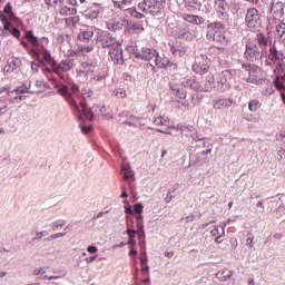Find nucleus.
Returning a JSON list of instances; mask_svg holds the SVG:
<instances>
[{
  "label": "nucleus",
  "mask_w": 285,
  "mask_h": 285,
  "mask_svg": "<svg viewBox=\"0 0 285 285\" xmlns=\"http://www.w3.org/2000/svg\"><path fill=\"white\" fill-rule=\"evenodd\" d=\"M58 95L67 99L71 108L79 115V119H88L92 121L95 117H102V119H111L112 115L108 111V107L95 105L89 111L88 106L79 100V86L75 83L59 85Z\"/></svg>",
  "instance_id": "nucleus-1"
},
{
  "label": "nucleus",
  "mask_w": 285,
  "mask_h": 285,
  "mask_svg": "<svg viewBox=\"0 0 285 285\" xmlns=\"http://www.w3.org/2000/svg\"><path fill=\"white\" fill-rule=\"evenodd\" d=\"M237 75L235 70H224L220 73H216L214 76H207L206 81L209 83V88H215L216 90H227L230 87V81H233V77Z\"/></svg>",
  "instance_id": "nucleus-2"
},
{
  "label": "nucleus",
  "mask_w": 285,
  "mask_h": 285,
  "mask_svg": "<svg viewBox=\"0 0 285 285\" xmlns=\"http://www.w3.org/2000/svg\"><path fill=\"white\" fill-rule=\"evenodd\" d=\"M26 90L23 86H18L16 89H12L11 85H6L0 87V97L3 99V102L9 101V104H20L26 99Z\"/></svg>",
  "instance_id": "nucleus-3"
},
{
  "label": "nucleus",
  "mask_w": 285,
  "mask_h": 285,
  "mask_svg": "<svg viewBox=\"0 0 285 285\" xmlns=\"http://www.w3.org/2000/svg\"><path fill=\"white\" fill-rule=\"evenodd\" d=\"M165 7L166 0H144L138 3V10L144 14H151V17H157Z\"/></svg>",
  "instance_id": "nucleus-4"
},
{
  "label": "nucleus",
  "mask_w": 285,
  "mask_h": 285,
  "mask_svg": "<svg viewBox=\"0 0 285 285\" xmlns=\"http://www.w3.org/2000/svg\"><path fill=\"white\" fill-rule=\"evenodd\" d=\"M206 37L208 41L216 43H226V36L224 35V24L222 22H212L207 26Z\"/></svg>",
  "instance_id": "nucleus-5"
},
{
  "label": "nucleus",
  "mask_w": 285,
  "mask_h": 285,
  "mask_svg": "<svg viewBox=\"0 0 285 285\" xmlns=\"http://www.w3.org/2000/svg\"><path fill=\"white\" fill-rule=\"evenodd\" d=\"M96 41L100 43L101 48H112V46H121L117 38L112 37L108 31L96 29Z\"/></svg>",
  "instance_id": "nucleus-6"
},
{
  "label": "nucleus",
  "mask_w": 285,
  "mask_h": 285,
  "mask_svg": "<svg viewBox=\"0 0 285 285\" xmlns=\"http://www.w3.org/2000/svg\"><path fill=\"white\" fill-rule=\"evenodd\" d=\"M245 23L248 28L255 29L262 26V13L257 8L250 7L245 14Z\"/></svg>",
  "instance_id": "nucleus-7"
},
{
  "label": "nucleus",
  "mask_w": 285,
  "mask_h": 285,
  "mask_svg": "<svg viewBox=\"0 0 285 285\" xmlns=\"http://www.w3.org/2000/svg\"><path fill=\"white\" fill-rule=\"evenodd\" d=\"M26 39L36 48V50H48V45L50 43V39L48 37H42L40 39L35 36V32L27 31L26 32Z\"/></svg>",
  "instance_id": "nucleus-8"
},
{
  "label": "nucleus",
  "mask_w": 285,
  "mask_h": 285,
  "mask_svg": "<svg viewBox=\"0 0 285 285\" xmlns=\"http://www.w3.org/2000/svg\"><path fill=\"white\" fill-rule=\"evenodd\" d=\"M24 94L35 95V92H43L46 88V82L41 80H27L22 83Z\"/></svg>",
  "instance_id": "nucleus-9"
},
{
  "label": "nucleus",
  "mask_w": 285,
  "mask_h": 285,
  "mask_svg": "<svg viewBox=\"0 0 285 285\" xmlns=\"http://www.w3.org/2000/svg\"><path fill=\"white\" fill-rule=\"evenodd\" d=\"M244 57L245 59H247V61H259L262 59V52L259 51V47H257V45L253 42H248L246 45Z\"/></svg>",
  "instance_id": "nucleus-10"
},
{
  "label": "nucleus",
  "mask_w": 285,
  "mask_h": 285,
  "mask_svg": "<svg viewBox=\"0 0 285 285\" xmlns=\"http://www.w3.org/2000/svg\"><path fill=\"white\" fill-rule=\"evenodd\" d=\"M208 63V58L204 55H200L196 62L193 65V70L196 72V75H206V72L210 70V65Z\"/></svg>",
  "instance_id": "nucleus-11"
},
{
  "label": "nucleus",
  "mask_w": 285,
  "mask_h": 285,
  "mask_svg": "<svg viewBox=\"0 0 285 285\" xmlns=\"http://www.w3.org/2000/svg\"><path fill=\"white\" fill-rule=\"evenodd\" d=\"M30 55L37 59L42 57V63H45V66H53L55 59H52V55L48 49H31Z\"/></svg>",
  "instance_id": "nucleus-12"
},
{
  "label": "nucleus",
  "mask_w": 285,
  "mask_h": 285,
  "mask_svg": "<svg viewBox=\"0 0 285 285\" xmlns=\"http://www.w3.org/2000/svg\"><path fill=\"white\" fill-rule=\"evenodd\" d=\"M73 67H75V62L72 61V59H65V60H61L59 63L55 61L53 66H51L56 75H61V72H70V70H72Z\"/></svg>",
  "instance_id": "nucleus-13"
},
{
  "label": "nucleus",
  "mask_w": 285,
  "mask_h": 285,
  "mask_svg": "<svg viewBox=\"0 0 285 285\" xmlns=\"http://www.w3.org/2000/svg\"><path fill=\"white\" fill-rule=\"evenodd\" d=\"M155 126H159L160 128H157V132H163V135H170V119L166 116H158L154 118ZM166 128V129H163Z\"/></svg>",
  "instance_id": "nucleus-14"
},
{
  "label": "nucleus",
  "mask_w": 285,
  "mask_h": 285,
  "mask_svg": "<svg viewBox=\"0 0 285 285\" xmlns=\"http://www.w3.org/2000/svg\"><path fill=\"white\" fill-rule=\"evenodd\" d=\"M233 106V99L219 97L213 100L214 110H228Z\"/></svg>",
  "instance_id": "nucleus-15"
},
{
  "label": "nucleus",
  "mask_w": 285,
  "mask_h": 285,
  "mask_svg": "<svg viewBox=\"0 0 285 285\" xmlns=\"http://www.w3.org/2000/svg\"><path fill=\"white\" fill-rule=\"evenodd\" d=\"M169 50L174 57H184V55L187 52L186 46L177 41L169 42Z\"/></svg>",
  "instance_id": "nucleus-16"
},
{
  "label": "nucleus",
  "mask_w": 285,
  "mask_h": 285,
  "mask_svg": "<svg viewBox=\"0 0 285 285\" xmlns=\"http://www.w3.org/2000/svg\"><path fill=\"white\" fill-rule=\"evenodd\" d=\"M269 13L273 14V17L282 18L284 17V2L282 1H272Z\"/></svg>",
  "instance_id": "nucleus-17"
},
{
  "label": "nucleus",
  "mask_w": 285,
  "mask_h": 285,
  "mask_svg": "<svg viewBox=\"0 0 285 285\" xmlns=\"http://www.w3.org/2000/svg\"><path fill=\"white\" fill-rule=\"evenodd\" d=\"M109 57L115 63H124V50L119 46L109 50Z\"/></svg>",
  "instance_id": "nucleus-18"
},
{
  "label": "nucleus",
  "mask_w": 285,
  "mask_h": 285,
  "mask_svg": "<svg viewBox=\"0 0 285 285\" xmlns=\"http://www.w3.org/2000/svg\"><path fill=\"white\" fill-rule=\"evenodd\" d=\"M256 41L259 46V48H269L273 46V37L266 36L264 33H257L256 35Z\"/></svg>",
  "instance_id": "nucleus-19"
},
{
  "label": "nucleus",
  "mask_w": 285,
  "mask_h": 285,
  "mask_svg": "<svg viewBox=\"0 0 285 285\" xmlns=\"http://www.w3.org/2000/svg\"><path fill=\"white\" fill-rule=\"evenodd\" d=\"M230 6L226 0H216L215 1V10L218 14V17H224L226 12H228Z\"/></svg>",
  "instance_id": "nucleus-20"
},
{
  "label": "nucleus",
  "mask_w": 285,
  "mask_h": 285,
  "mask_svg": "<svg viewBox=\"0 0 285 285\" xmlns=\"http://www.w3.org/2000/svg\"><path fill=\"white\" fill-rule=\"evenodd\" d=\"M154 63L157 66V68H170V66H173V62H170L168 57L164 55L159 56V53H157L156 58L154 59Z\"/></svg>",
  "instance_id": "nucleus-21"
},
{
  "label": "nucleus",
  "mask_w": 285,
  "mask_h": 285,
  "mask_svg": "<svg viewBox=\"0 0 285 285\" xmlns=\"http://www.w3.org/2000/svg\"><path fill=\"white\" fill-rule=\"evenodd\" d=\"M21 66V60L19 58H10L3 68L4 72H14L17 68Z\"/></svg>",
  "instance_id": "nucleus-22"
},
{
  "label": "nucleus",
  "mask_w": 285,
  "mask_h": 285,
  "mask_svg": "<svg viewBox=\"0 0 285 285\" xmlns=\"http://www.w3.org/2000/svg\"><path fill=\"white\" fill-rule=\"evenodd\" d=\"M158 52L155 49L150 48H142V52L140 53L139 58L145 59V61H155Z\"/></svg>",
  "instance_id": "nucleus-23"
},
{
  "label": "nucleus",
  "mask_w": 285,
  "mask_h": 285,
  "mask_svg": "<svg viewBox=\"0 0 285 285\" xmlns=\"http://www.w3.org/2000/svg\"><path fill=\"white\" fill-rule=\"evenodd\" d=\"M101 10H104V7L99 3H94V9H91L89 12L85 14L86 19H90L94 21V19H98L99 14H101Z\"/></svg>",
  "instance_id": "nucleus-24"
},
{
  "label": "nucleus",
  "mask_w": 285,
  "mask_h": 285,
  "mask_svg": "<svg viewBox=\"0 0 285 285\" xmlns=\"http://www.w3.org/2000/svg\"><path fill=\"white\" fill-rule=\"evenodd\" d=\"M267 59H269V61H281L282 63V59H284V57L277 50V47L273 45L272 47H269V53L267 55Z\"/></svg>",
  "instance_id": "nucleus-25"
},
{
  "label": "nucleus",
  "mask_w": 285,
  "mask_h": 285,
  "mask_svg": "<svg viewBox=\"0 0 285 285\" xmlns=\"http://www.w3.org/2000/svg\"><path fill=\"white\" fill-rule=\"evenodd\" d=\"M125 26H126V20L124 19L114 20L107 23L108 30H112L114 32L117 30H122Z\"/></svg>",
  "instance_id": "nucleus-26"
},
{
  "label": "nucleus",
  "mask_w": 285,
  "mask_h": 285,
  "mask_svg": "<svg viewBox=\"0 0 285 285\" xmlns=\"http://www.w3.org/2000/svg\"><path fill=\"white\" fill-rule=\"evenodd\" d=\"M0 21L3 23V28L0 27V37L10 36V22L6 19V16L0 14Z\"/></svg>",
  "instance_id": "nucleus-27"
},
{
  "label": "nucleus",
  "mask_w": 285,
  "mask_h": 285,
  "mask_svg": "<svg viewBox=\"0 0 285 285\" xmlns=\"http://www.w3.org/2000/svg\"><path fill=\"white\" fill-rule=\"evenodd\" d=\"M183 19L187 21V23H193V26H202V23H204V18L195 14H184Z\"/></svg>",
  "instance_id": "nucleus-28"
},
{
  "label": "nucleus",
  "mask_w": 285,
  "mask_h": 285,
  "mask_svg": "<svg viewBox=\"0 0 285 285\" xmlns=\"http://www.w3.org/2000/svg\"><path fill=\"white\" fill-rule=\"evenodd\" d=\"M233 277V271L230 269H220L216 273V278L219 279V282H228Z\"/></svg>",
  "instance_id": "nucleus-29"
},
{
  "label": "nucleus",
  "mask_w": 285,
  "mask_h": 285,
  "mask_svg": "<svg viewBox=\"0 0 285 285\" xmlns=\"http://www.w3.org/2000/svg\"><path fill=\"white\" fill-rule=\"evenodd\" d=\"M183 86L184 88H191V90H197V91L204 90L202 88V85H199V82L195 79H185L183 81Z\"/></svg>",
  "instance_id": "nucleus-30"
},
{
  "label": "nucleus",
  "mask_w": 285,
  "mask_h": 285,
  "mask_svg": "<svg viewBox=\"0 0 285 285\" xmlns=\"http://www.w3.org/2000/svg\"><path fill=\"white\" fill-rule=\"evenodd\" d=\"M125 124H128V126H132L134 128H139L144 126V119L137 116H129Z\"/></svg>",
  "instance_id": "nucleus-31"
},
{
  "label": "nucleus",
  "mask_w": 285,
  "mask_h": 285,
  "mask_svg": "<svg viewBox=\"0 0 285 285\" xmlns=\"http://www.w3.org/2000/svg\"><path fill=\"white\" fill-rule=\"evenodd\" d=\"M95 37V31L92 30H82L78 33L77 39L78 41H90Z\"/></svg>",
  "instance_id": "nucleus-32"
},
{
  "label": "nucleus",
  "mask_w": 285,
  "mask_h": 285,
  "mask_svg": "<svg viewBox=\"0 0 285 285\" xmlns=\"http://www.w3.org/2000/svg\"><path fill=\"white\" fill-rule=\"evenodd\" d=\"M121 170H122V177L124 179H131V177H135V171H132V169H130V164L125 163L121 166Z\"/></svg>",
  "instance_id": "nucleus-33"
},
{
  "label": "nucleus",
  "mask_w": 285,
  "mask_h": 285,
  "mask_svg": "<svg viewBox=\"0 0 285 285\" xmlns=\"http://www.w3.org/2000/svg\"><path fill=\"white\" fill-rule=\"evenodd\" d=\"M116 8L119 10H126L129 6H132V0H111Z\"/></svg>",
  "instance_id": "nucleus-34"
},
{
  "label": "nucleus",
  "mask_w": 285,
  "mask_h": 285,
  "mask_svg": "<svg viewBox=\"0 0 285 285\" xmlns=\"http://www.w3.org/2000/svg\"><path fill=\"white\" fill-rule=\"evenodd\" d=\"M76 13H77V8H70L67 6L61 7L59 10V14H61V17H70V16H75Z\"/></svg>",
  "instance_id": "nucleus-35"
},
{
  "label": "nucleus",
  "mask_w": 285,
  "mask_h": 285,
  "mask_svg": "<svg viewBox=\"0 0 285 285\" xmlns=\"http://www.w3.org/2000/svg\"><path fill=\"white\" fill-rule=\"evenodd\" d=\"M193 141H203L204 135L197 132L193 127H186Z\"/></svg>",
  "instance_id": "nucleus-36"
},
{
  "label": "nucleus",
  "mask_w": 285,
  "mask_h": 285,
  "mask_svg": "<svg viewBox=\"0 0 285 285\" xmlns=\"http://www.w3.org/2000/svg\"><path fill=\"white\" fill-rule=\"evenodd\" d=\"M262 108V102L259 99H252L248 102V110L249 112H257Z\"/></svg>",
  "instance_id": "nucleus-37"
},
{
  "label": "nucleus",
  "mask_w": 285,
  "mask_h": 285,
  "mask_svg": "<svg viewBox=\"0 0 285 285\" xmlns=\"http://www.w3.org/2000/svg\"><path fill=\"white\" fill-rule=\"evenodd\" d=\"M169 88L173 90L174 95L178 97V99H186V91L178 86L169 85Z\"/></svg>",
  "instance_id": "nucleus-38"
},
{
  "label": "nucleus",
  "mask_w": 285,
  "mask_h": 285,
  "mask_svg": "<svg viewBox=\"0 0 285 285\" xmlns=\"http://www.w3.org/2000/svg\"><path fill=\"white\" fill-rule=\"evenodd\" d=\"M279 68L276 67V69H274V73L276 75V78L274 80V85L276 86V88L278 90H284V81H282V78L279 77Z\"/></svg>",
  "instance_id": "nucleus-39"
},
{
  "label": "nucleus",
  "mask_w": 285,
  "mask_h": 285,
  "mask_svg": "<svg viewBox=\"0 0 285 285\" xmlns=\"http://www.w3.org/2000/svg\"><path fill=\"white\" fill-rule=\"evenodd\" d=\"M2 17H6L7 21L10 23V21L14 20V13L12 12V7L10 4H7L4 7V14Z\"/></svg>",
  "instance_id": "nucleus-40"
},
{
  "label": "nucleus",
  "mask_w": 285,
  "mask_h": 285,
  "mask_svg": "<svg viewBox=\"0 0 285 285\" xmlns=\"http://www.w3.org/2000/svg\"><path fill=\"white\" fill-rule=\"evenodd\" d=\"M224 227H219V226H215L212 230H210V235L212 237H224Z\"/></svg>",
  "instance_id": "nucleus-41"
},
{
  "label": "nucleus",
  "mask_w": 285,
  "mask_h": 285,
  "mask_svg": "<svg viewBox=\"0 0 285 285\" xmlns=\"http://www.w3.org/2000/svg\"><path fill=\"white\" fill-rule=\"evenodd\" d=\"M284 35H285V23L279 22L276 26V37H279V39H282V37H284Z\"/></svg>",
  "instance_id": "nucleus-42"
},
{
  "label": "nucleus",
  "mask_w": 285,
  "mask_h": 285,
  "mask_svg": "<svg viewBox=\"0 0 285 285\" xmlns=\"http://www.w3.org/2000/svg\"><path fill=\"white\" fill-rule=\"evenodd\" d=\"M114 97H117L118 99H126L128 94H126V90L118 88L114 90Z\"/></svg>",
  "instance_id": "nucleus-43"
},
{
  "label": "nucleus",
  "mask_w": 285,
  "mask_h": 285,
  "mask_svg": "<svg viewBox=\"0 0 285 285\" xmlns=\"http://www.w3.org/2000/svg\"><path fill=\"white\" fill-rule=\"evenodd\" d=\"M80 97L86 101V99H90L92 97V90L90 88H82L80 92Z\"/></svg>",
  "instance_id": "nucleus-44"
},
{
  "label": "nucleus",
  "mask_w": 285,
  "mask_h": 285,
  "mask_svg": "<svg viewBox=\"0 0 285 285\" xmlns=\"http://www.w3.org/2000/svg\"><path fill=\"white\" fill-rule=\"evenodd\" d=\"M95 67H92V65L88 63V62H82L81 63V69L83 75H88L89 72H91V70H94Z\"/></svg>",
  "instance_id": "nucleus-45"
},
{
  "label": "nucleus",
  "mask_w": 285,
  "mask_h": 285,
  "mask_svg": "<svg viewBox=\"0 0 285 285\" xmlns=\"http://www.w3.org/2000/svg\"><path fill=\"white\" fill-rule=\"evenodd\" d=\"M78 49H79V52L83 55V53L92 52V50H95V46L90 43L88 46H81Z\"/></svg>",
  "instance_id": "nucleus-46"
},
{
  "label": "nucleus",
  "mask_w": 285,
  "mask_h": 285,
  "mask_svg": "<svg viewBox=\"0 0 285 285\" xmlns=\"http://www.w3.org/2000/svg\"><path fill=\"white\" fill-rule=\"evenodd\" d=\"M188 8H194L197 10V8H202V1L199 0H187Z\"/></svg>",
  "instance_id": "nucleus-47"
},
{
  "label": "nucleus",
  "mask_w": 285,
  "mask_h": 285,
  "mask_svg": "<svg viewBox=\"0 0 285 285\" xmlns=\"http://www.w3.org/2000/svg\"><path fill=\"white\" fill-rule=\"evenodd\" d=\"M275 92V88L273 87V85H267V87L265 88V90H263V95L265 97H271V95H273Z\"/></svg>",
  "instance_id": "nucleus-48"
},
{
  "label": "nucleus",
  "mask_w": 285,
  "mask_h": 285,
  "mask_svg": "<svg viewBox=\"0 0 285 285\" xmlns=\"http://www.w3.org/2000/svg\"><path fill=\"white\" fill-rule=\"evenodd\" d=\"M79 22V17L75 16V17H70L66 19V24L67 26H76Z\"/></svg>",
  "instance_id": "nucleus-49"
},
{
  "label": "nucleus",
  "mask_w": 285,
  "mask_h": 285,
  "mask_svg": "<svg viewBox=\"0 0 285 285\" xmlns=\"http://www.w3.org/2000/svg\"><path fill=\"white\" fill-rule=\"evenodd\" d=\"M10 35L19 39V37H21V31H19V29L14 28V26L10 23Z\"/></svg>",
  "instance_id": "nucleus-50"
},
{
  "label": "nucleus",
  "mask_w": 285,
  "mask_h": 285,
  "mask_svg": "<svg viewBox=\"0 0 285 285\" xmlns=\"http://www.w3.org/2000/svg\"><path fill=\"white\" fill-rule=\"evenodd\" d=\"M134 213L141 214L144 213V205L141 203H137L134 205Z\"/></svg>",
  "instance_id": "nucleus-51"
},
{
  "label": "nucleus",
  "mask_w": 285,
  "mask_h": 285,
  "mask_svg": "<svg viewBox=\"0 0 285 285\" xmlns=\"http://www.w3.org/2000/svg\"><path fill=\"white\" fill-rule=\"evenodd\" d=\"M137 47L135 46H129L127 47V52H129L130 55H135L137 58L140 57V55L137 52Z\"/></svg>",
  "instance_id": "nucleus-52"
},
{
  "label": "nucleus",
  "mask_w": 285,
  "mask_h": 285,
  "mask_svg": "<svg viewBox=\"0 0 285 285\" xmlns=\"http://www.w3.org/2000/svg\"><path fill=\"white\" fill-rule=\"evenodd\" d=\"M58 41L60 43H63V41H67V43L70 41V35H61L58 37Z\"/></svg>",
  "instance_id": "nucleus-53"
},
{
  "label": "nucleus",
  "mask_w": 285,
  "mask_h": 285,
  "mask_svg": "<svg viewBox=\"0 0 285 285\" xmlns=\"http://www.w3.org/2000/svg\"><path fill=\"white\" fill-rule=\"evenodd\" d=\"M137 230H135V229H130V228H128L127 229V234H128V237H129V239H135V237H137Z\"/></svg>",
  "instance_id": "nucleus-54"
},
{
  "label": "nucleus",
  "mask_w": 285,
  "mask_h": 285,
  "mask_svg": "<svg viewBox=\"0 0 285 285\" xmlns=\"http://www.w3.org/2000/svg\"><path fill=\"white\" fill-rule=\"evenodd\" d=\"M131 17H135L136 19H144V14L138 12L137 9L131 10Z\"/></svg>",
  "instance_id": "nucleus-55"
},
{
  "label": "nucleus",
  "mask_w": 285,
  "mask_h": 285,
  "mask_svg": "<svg viewBox=\"0 0 285 285\" xmlns=\"http://www.w3.org/2000/svg\"><path fill=\"white\" fill-rule=\"evenodd\" d=\"M33 275H35V277H37L39 275H46V271L43 269V267L36 268L33 271Z\"/></svg>",
  "instance_id": "nucleus-56"
},
{
  "label": "nucleus",
  "mask_w": 285,
  "mask_h": 285,
  "mask_svg": "<svg viewBox=\"0 0 285 285\" xmlns=\"http://www.w3.org/2000/svg\"><path fill=\"white\" fill-rule=\"evenodd\" d=\"M98 248L96 246L89 245L87 247V253H89L90 255H95V253H98Z\"/></svg>",
  "instance_id": "nucleus-57"
},
{
  "label": "nucleus",
  "mask_w": 285,
  "mask_h": 285,
  "mask_svg": "<svg viewBox=\"0 0 285 285\" xmlns=\"http://www.w3.org/2000/svg\"><path fill=\"white\" fill-rule=\"evenodd\" d=\"M137 233H142L144 235V220L137 222Z\"/></svg>",
  "instance_id": "nucleus-58"
},
{
  "label": "nucleus",
  "mask_w": 285,
  "mask_h": 285,
  "mask_svg": "<svg viewBox=\"0 0 285 285\" xmlns=\"http://www.w3.org/2000/svg\"><path fill=\"white\" fill-rule=\"evenodd\" d=\"M255 240V237L253 236H248L247 239H246V246L248 248H253V242Z\"/></svg>",
  "instance_id": "nucleus-59"
},
{
  "label": "nucleus",
  "mask_w": 285,
  "mask_h": 285,
  "mask_svg": "<svg viewBox=\"0 0 285 285\" xmlns=\"http://www.w3.org/2000/svg\"><path fill=\"white\" fill-rule=\"evenodd\" d=\"M61 237H66V233H58V234H52L49 239H59Z\"/></svg>",
  "instance_id": "nucleus-60"
},
{
  "label": "nucleus",
  "mask_w": 285,
  "mask_h": 285,
  "mask_svg": "<svg viewBox=\"0 0 285 285\" xmlns=\"http://www.w3.org/2000/svg\"><path fill=\"white\" fill-rule=\"evenodd\" d=\"M125 213L126 215H135V210L131 206H125Z\"/></svg>",
  "instance_id": "nucleus-61"
},
{
  "label": "nucleus",
  "mask_w": 285,
  "mask_h": 285,
  "mask_svg": "<svg viewBox=\"0 0 285 285\" xmlns=\"http://www.w3.org/2000/svg\"><path fill=\"white\" fill-rule=\"evenodd\" d=\"M141 271H142V275H150L149 273L150 266H148V264L144 265Z\"/></svg>",
  "instance_id": "nucleus-62"
},
{
  "label": "nucleus",
  "mask_w": 285,
  "mask_h": 285,
  "mask_svg": "<svg viewBox=\"0 0 285 285\" xmlns=\"http://www.w3.org/2000/svg\"><path fill=\"white\" fill-rule=\"evenodd\" d=\"M232 12H233V14H237L239 12V4L238 3H234L232 6Z\"/></svg>",
  "instance_id": "nucleus-63"
},
{
  "label": "nucleus",
  "mask_w": 285,
  "mask_h": 285,
  "mask_svg": "<svg viewBox=\"0 0 285 285\" xmlns=\"http://www.w3.org/2000/svg\"><path fill=\"white\" fill-rule=\"evenodd\" d=\"M277 68H278V70H284V69H285V57L282 58V62H279V63L277 65Z\"/></svg>",
  "instance_id": "nucleus-64"
}]
</instances>
